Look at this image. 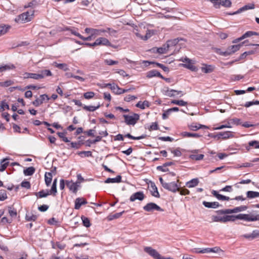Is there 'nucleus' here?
Instances as JSON below:
<instances>
[{
	"label": "nucleus",
	"instance_id": "f257e3e1",
	"mask_svg": "<svg viewBox=\"0 0 259 259\" xmlns=\"http://www.w3.org/2000/svg\"><path fill=\"white\" fill-rule=\"evenodd\" d=\"M247 209V206L245 205H241L236 207L233 209H225L217 211V213L219 214H231L233 213H237L239 212L245 211Z\"/></svg>",
	"mask_w": 259,
	"mask_h": 259
},
{
	"label": "nucleus",
	"instance_id": "f03ea898",
	"mask_svg": "<svg viewBox=\"0 0 259 259\" xmlns=\"http://www.w3.org/2000/svg\"><path fill=\"white\" fill-rule=\"evenodd\" d=\"M34 13V10H30V11L24 12L19 15L18 18L16 19V21L22 23H26L30 21L33 17Z\"/></svg>",
	"mask_w": 259,
	"mask_h": 259
},
{
	"label": "nucleus",
	"instance_id": "7ed1b4c3",
	"mask_svg": "<svg viewBox=\"0 0 259 259\" xmlns=\"http://www.w3.org/2000/svg\"><path fill=\"white\" fill-rule=\"evenodd\" d=\"M124 122L127 125H134L140 119V115L137 113H132V115H123Z\"/></svg>",
	"mask_w": 259,
	"mask_h": 259
},
{
	"label": "nucleus",
	"instance_id": "20e7f679",
	"mask_svg": "<svg viewBox=\"0 0 259 259\" xmlns=\"http://www.w3.org/2000/svg\"><path fill=\"white\" fill-rule=\"evenodd\" d=\"M237 215V220H244L247 222H254L259 220V214L240 213Z\"/></svg>",
	"mask_w": 259,
	"mask_h": 259
},
{
	"label": "nucleus",
	"instance_id": "39448f33",
	"mask_svg": "<svg viewBox=\"0 0 259 259\" xmlns=\"http://www.w3.org/2000/svg\"><path fill=\"white\" fill-rule=\"evenodd\" d=\"M144 250L155 259H169V258H165L164 256H162L157 250L153 249L151 247H145Z\"/></svg>",
	"mask_w": 259,
	"mask_h": 259
},
{
	"label": "nucleus",
	"instance_id": "423d86ee",
	"mask_svg": "<svg viewBox=\"0 0 259 259\" xmlns=\"http://www.w3.org/2000/svg\"><path fill=\"white\" fill-rule=\"evenodd\" d=\"M180 61L185 63L184 64H181V66L189 69L192 71H196L197 70V68L194 65V63L192 62V60L187 57H185L180 59Z\"/></svg>",
	"mask_w": 259,
	"mask_h": 259
},
{
	"label": "nucleus",
	"instance_id": "0eeeda50",
	"mask_svg": "<svg viewBox=\"0 0 259 259\" xmlns=\"http://www.w3.org/2000/svg\"><path fill=\"white\" fill-rule=\"evenodd\" d=\"M212 2L215 8H219L220 6L222 5L225 7H230L231 5V2L230 0H209Z\"/></svg>",
	"mask_w": 259,
	"mask_h": 259
},
{
	"label": "nucleus",
	"instance_id": "6e6552de",
	"mask_svg": "<svg viewBox=\"0 0 259 259\" xmlns=\"http://www.w3.org/2000/svg\"><path fill=\"white\" fill-rule=\"evenodd\" d=\"M66 185L70 191L76 194L77 193L78 188L80 186V182H73L72 181H66Z\"/></svg>",
	"mask_w": 259,
	"mask_h": 259
},
{
	"label": "nucleus",
	"instance_id": "1a4fd4ad",
	"mask_svg": "<svg viewBox=\"0 0 259 259\" xmlns=\"http://www.w3.org/2000/svg\"><path fill=\"white\" fill-rule=\"evenodd\" d=\"M143 209L148 212L153 211L154 210H157V211H163L162 209L160 208L158 205H157L156 204L150 202L147 203L145 206L143 207Z\"/></svg>",
	"mask_w": 259,
	"mask_h": 259
},
{
	"label": "nucleus",
	"instance_id": "9d476101",
	"mask_svg": "<svg viewBox=\"0 0 259 259\" xmlns=\"http://www.w3.org/2000/svg\"><path fill=\"white\" fill-rule=\"evenodd\" d=\"M163 188L172 192H176L177 191H179L178 186L177 183L175 182L166 183L164 186Z\"/></svg>",
	"mask_w": 259,
	"mask_h": 259
},
{
	"label": "nucleus",
	"instance_id": "9b49d317",
	"mask_svg": "<svg viewBox=\"0 0 259 259\" xmlns=\"http://www.w3.org/2000/svg\"><path fill=\"white\" fill-rule=\"evenodd\" d=\"M144 198L145 195L143 192L139 191L132 194L130 197V200L132 202L135 201L136 200L142 201L144 199Z\"/></svg>",
	"mask_w": 259,
	"mask_h": 259
},
{
	"label": "nucleus",
	"instance_id": "f8f14e48",
	"mask_svg": "<svg viewBox=\"0 0 259 259\" xmlns=\"http://www.w3.org/2000/svg\"><path fill=\"white\" fill-rule=\"evenodd\" d=\"M253 35H259V33L257 32H254V31H247L240 37H239L237 39H236L234 41H233V42L237 43V42L241 41L245 38L250 37Z\"/></svg>",
	"mask_w": 259,
	"mask_h": 259
},
{
	"label": "nucleus",
	"instance_id": "ddd939ff",
	"mask_svg": "<svg viewBox=\"0 0 259 259\" xmlns=\"http://www.w3.org/2000/svg\"><path fill=\"white\" fill-rule=\"evenodd\" d=\"M242 46V45H232L230 47H229L227 50L226 52L227 53L228 56L231 55L234 53H235L236 52L238 51L240 47Z\"/></svg>",
	"mask_w": 259,
	"mask_h": 259
},
{
	"label": "nucleus",
	"instance_id": "4468645a",
	"mask_svg": "<svg viewBox=\"0 0 259 259\" xmlns=\"http://www.w3.org/2000/svg\"><path fill=\"white\" fill-rule=\"evenodd\" d=\"M156 76L159 77L160 78L162 79H164V78L160 74V73L158 71L155 69L150 70L147 72L146 73V77L149 78Z\"/></svg>",
	"mask_w": 259,
	"mask_h": 259
},
{
	"label": "nucleus",
	"instance_id": "2eb2a0df",
	"mask_svg": "<svg viewBox=\"0 0 259 259\" xmlns=\"http://www.w3.org/2000/svg\"><path fill=\"white\" fill-rule=\"evenodd\" d=\"M97 46H111V44L109 40L105 37H99L96 40Z\"/></svg>",
	"mask_w": 259,
	"mask_h": 259
},
{
	"label": "nucleus",
	"instance_id": "dca6fc26",
	"mask_svg": "<svg viewBox=\"0 0 259 259\" xmlns=\"http://www.w3.org/2000/svg\"><path fill=\"white\" fill-rule=\"evenodd\" d=\"M37 75L39 76L38 79L44 78L47 76H51L52 75V73L50 70H41L37 72Z\"/></svg>",
	"mask_w": 259,
	"mask_h": 259
},
{
	"label": "nucleus",
	"instance_id": "f3484780",
	"mask_svg": "<svg viewBox=\"0 0 259 259\" xmlns=\"http://www.w3.org/2000/svg\"><path fill=\"white\" fill-rule=\"evenodd\" d=\"M233 137V133L232 132L230 131H227L224 132H220L214 137H218V139H220L221 137H222L223 139H227Z\"/></svg>",
	"mask_w": 259,
	"mask_h": 259
},
{
	"label": "nucleus",
	"instance_id": "a211bd4d",
	"mask_svg": "<svg viewBox=\"0 0 259 259\" xmlns=\"http://www.w3.org/2000/svg\"><path fill=\"white\" fill-rule=\"evenodd\" d=\"M189 129L193 131H196L200 128H208V127L204 125H202L197 123H192L188 125Z\"/></svg>",
	"mask_w": 259,
	"mask_h": 259
},
{
	"label": "nucleus",
	"instance_id": "6ab92c4d",
	"mask_svg": "<svg viewBox=\"0 0 259 259\" xmlns=\"http://www.w3.org/2000/svg\"><path fill=\"white\" fill-rule=\"evenodd\" d=\"M211 194L219 200L229 201L230 200V198L229 197L220 194L218 192L215 190H212L211 191Z\"/></svg>",
	"mask_w": 259,
	"mask_h": 259
},
{
	"label": "nucleus",
	"instance_id": "aec40b11",
	"mask_svg": "<svg viewBox=\"0 0 259 259\" xmlns=\"http://www.w3.org/2000/svg\"><path fill=\"white\" fill-rule=\"evenodd\" d=\"M214 69V67L210 65L203 64L201 68L202 72L205 73H209L212 72Z\"/></svg>",
	"mask_w": 259,
	"mask_h": 259
},
{
	"label": "nucleus",
	"instance_id": "412c9836",
	"mask_svg": "<svg viewBox=\"0 0 259 259\" xmlns=\"http://www.w3.org/2000/svg\"><path fill=\"white\" fill-rule=\"evenodd\" d=\"M202 204L205 207L207 208H216L220 206V204L218 202H210L204 201Z\"/></svg>",
	"mask_w": 259,
	"mask_h": 259
},
{
	"label": "nucleus",
	"instance_id": "4be33fe9",
	"mask_svg": "<svg viewBox=\"0 0 259 259\" xmlns=\"http://www.w3.org/2000/svg\"><path fill=\"white\" fill-rule=\"evenodd\" d=\"M150 188L151 189V192L152 195L155 197L159 198L160 195L158 191L157 188L154 183H151Z\"/></svg>",
	"mask_w": 259,
	"mask_h": 259
},
{
	"label": "nucleus",
	"instance_id": "5701e85b",
	"mask_svg": "<svg viewBox=\"0 0 259 259\" xmlns=\"http://www.w3.org/2000/svg\"><path fill=\"white\" fill-rule=\"evenodd\" d=\"M254 8V4H251L250 5H245L242 8L239 9L237 11L234 12L232 14H239L243 11L249 10V9H253Z\"/></svg>",
	"mask_w": 259,
	"mask_h": 259
},
{
	"label": "nucleus",
	"instance_id": "b1692460",
	"mask_svg": "<svg viewBox=\"0 0 259 259\" xmlns=\"http://www.w3.org/2000/svg\"><path fill=\"white\" fill-rule=\"evenodd\" d=\"M199 180L197 178L193 179L187 182L186 185L187 187L191 188L196 187L199 184Z\"/></svg>",
	"mask_w": 259,
	"mask_h": 259
},
{
	"label": "nucleus",
	"instance_id": "393cba45",
	"mask_svg": "<svg viewBox=\"0 0 259 259\" xmlns=\"http://www.w3.org/2000/svg\"><path fill=\"white\" fill-rule=\"evenodd\" d=\"M107 30L105 29H97L93 28L91 32V36L93 38H95L96 36L100 35L102 33L106 32Z\"/></svg>",
	"mask_w": 259,
	"mask_h": 259
},
{
	"label": "nucleus",
	"instance_id": "a878e982",
	"mask_svg": "<svg viewBox=\"0 0 259 259\" xmlns=\"http://www.w3.org/2000/svg\"><path fill=\"white\" fill-rule=\"evenodd\" d=\"M121 182V177L120 175L117 176L115 178H108L105 181V183H115Z\"/></svg>",
	"mask_w": 259,
	"mask_h": 259
},
{
	"label": "nucleus",
	"instance_id": "bb28decb",
	"mask_svg": "<svg viewBox=\"0 0 259 259\" xmlns=\"http://www.w3.org/2000/svg\"><path fill=\"white\" fill-rule=\"evenodd\" d=\"M38 77H39V76H38L37 73H33L26 72L23 74V78L24 79L32 78L35 80H39Z\"/></svg>",
	"mask_w": 259,
	"mask_h": 259
},
{
	"label": "nucleus",
	"instance_id": "cd10ccee",
	"mask_svg": "<svg viewBox=\"0 0 259 259\" xmlns=\"http://www.w3.org/2000/svg\"><path fill=\"white\" fill-rule=\"evenodd\" d=\"M181 135L183 137H192L195 138H198L201 136L200 135L197 133H191L186 132H182Z\"/></svg>",
	"mask_w": 259,
	"mask_h": 259
},
{
	"label": "nucleus",
	"instance_id": "c85d7f7f",
	"mask_svg": "<svg viewBox=\"0 0 259 259\" xmlns=\"http://www.w3.org/2000/svg\"><path fill=\"white\" fill-rule=\"evenodd\" d=\"M45 180L46 185L47 186H49L52 180V175L51 172H46L45 175Z\"/></svg>",
	"mask_w": 259,
	"mask_h": 259
},
{
	"label": "nucleus",
	"instance_id": "c756f323",
	"mask_svg": "<svg viewBox=\"0 0 259 259\" xmlns=\"http://www.w3.org/2000/svg\"><path fill=\"white\" fill-rule=\"evenodd\" d=\"M250 147H253L254 148H259V142L257 141H251L249 142L248 146L246 147V149L248 151L250 149Z\"/></svg>",
	"mask_w": 259,
	"mask_h": 259
},
{
	"label": "nucleus",
	"instance_id": "7c9ffc66",
	"mask_svg": "<svg viewBox=\"0 0 259 259\" xmlns=\"http://www.w3.org/2000/svg\"><path fill=\"white\" fill-rule=\"evenodd\" d=\"M53 65L56 67L62 69L64 71H67L69 70L68 65L65 63H58L57 62H54Z\"/></svg>",
	"mask_w": 259,
	"mask_h": 259
},
{
	"label": "nucleus",
	"instance_id": "2f4dec72",
	"mask_svg": "<svg viewBox=\"0 0 259 259\" xmlns=\"http://www.w3.org/2000/svg\"><path fill=\"white\" fill-rule=\"evenodd\" d=\"M217 215H212L211 217L212 221L215 222L225 223V215L220 216L219 214Z\"/></svg>",
	"mask_w": 259,
	"mask_h": 259
},
{
	"label": "nucleus",
	"instance_id": "473e14b6",
	"mask_svg": "<svg viewBox=\"0 0 259 259\" xmlns=\"http://www.w3.org/2000/svg\"><path fill=\"white\" fill-rule=\"evenodd\" d=\"M155 49L156 50V52L158 53L159 54H165L168 51V47H166V44H164L163 45L162 47L159 48H154L153 50Z\"/></svg>",
	"mask_w": 259,
	"mask_h": 259
},
{
	"label": "nucleus",
	"instance_id": "72a5a7b5",
	"mask_svg": "<svg viewBox=\"0 0 259 259\" xmlns=\"http://www.w3.org/2000/svg\"><path fill=\"white\" fill-rule=\"evenodd\" d=\"M137 107L140 108L142 109H144L146 107L149 106V103L148 101H144V102L139 101L136 105Z\"/></svg>",
	"mask_w": 259,
	"mask_h": 259
},
{
	"label": "nucleus",
	"instance_id": "f704fd0d",
	"mask_svg": "<svg viewBox=\"0 0 259 259\" xmlns=\"http://www.w3.org/2000/svg\"><path fill=\"white\" fill-rule=\"evenodd\" d=\"M179 41V39L178 38H175L174 39H171L167 41L166 44V47H168L169 49V48L171 47L175 46L178 44V43Z\"/></svg>",
	"mask_w": 259,
	"mask_h": 259
},
{
	"label": "nucleus",
	"instance_id": "c9c22d12",
	"mask_svg": "<svg viewBox=\"0 0 259 259\" xmlns=\"http://www.w3.org/2000/svg\"><path fill=\"white\" fill-rule=\"evenodd\" d=\"M9 159L5 158L1 162V166H0V171H3L5 170V169L7 168L9 164Z\"/></svg>",
	"mask_w": 259,
	"mask_h": 259
},
{
	"label": "nucleus",
	"instance_id": "e433bc0d",
	"mask_svg": "<svg viewBox=\"0 0 259 259\" xmlns=\"http://www.w3.org/2000/svg\"><path fill=\"white\" fill-rule=\"evenodd\" d=\"M247 197L249 198H254L259 197V192L249 191L246 193Z\"/></svg>",
	"mask_w": 259,
	"mask_h": 259
},
{
	"label": "nucleus",
	"instance_id": "4c0bfd02",
	"mask_svg": "<svg viewBox=\"0 0 259 259\" xmlns=\"http://www.w3.org/2000/svg\"><path fill=\"white\" fill-rule=\"evenodd\" d=\"M34 172L35 168L32 166L29 167L27 168L26 169L24 170V174L25 176H31L34 174Z\"/></svg>",
	"mask_w": 259,
	"mask_h": 259
},
{
	"label": "nucleus",
	"instance_id": "58836bf2",
	"mask_svg": "<svg viewBox=\"0 0 259 259\" xmlns=\"http://www.w3.org/2000/svg\"><path fill=\"white\" fill-rule=\"evenodd\" d=\"M174 93H176L177 95H179L182 93V91H178L174 90H167L165 92V95L168 97H174L176 96V94H174Z\"/></svg>",
	"mask_w": 259,
	"mask_h": 259
},
{
	"label": "nucleus",
	"instance_id": "ea45409f",
	"mask_svg": "<svg viewBox=\"0 0 259 259\" xmlns=\"http://www.w3.org/2000/svg\"><path fill=\"white\" fill-rule=\"evenodd\" d=\"M15 68V66L13 64L5 65L0 67V71L4 72L6 70L14 69Z\"/></svg>",
	"mask_w": 259,
	"mask_h": 259
},
{
	"label": "nucleus",
	"instance_id": "a19ab883",
	"mask_svg": "<svg viewBox=\"0 0 259 259\" xmlns=\"http://www.w3.org/2000/svg\"><path fill=\"white\" fill-rule=\"evenodd\" d=\"M236 215H225V223L228 222H234L237 220Z\"/></svg>",
	"mask_w": 259,
	"mask_h": 259
},
{
	"label": "nucleus",
	"instance_id": "79ce46f5",
	"mask_svg": "<svg viewBox=\"0 0 259 259\" xmlns=\"http://www.w3.org/2000/svg\"><path fill=\"white\" fill-rule=\"evenodd\" d=\"M204 157L203 154H191L190 155V158L194 160H200L202 159Z\"/></svg>",
	"mask_w": 259,
	"mask_h": 259
},
{
	"label": "nucleus",
	"instance_id": "37998d69",
	"mask_svg": "<svg viewBox=\"0 0 259 259\" xmlns=\"http://www.w3.org/2000/svg\"><path fill=\"white\" fill-rule=\"evenodd\" d=\"M49 195H50V193L48 190H41L36 193V196H38L39 198L46 197Z\"/></svg>",
	"mask_w": 259,
	"mask_h": 259
},
{
	"label": "nucleus",
	"instance_id": "c03bdc74",
	"mask_svg": "<svg viewBox=\"0 0 259 259\" xmlns=\"http://www.w3.org/2000/svg\"><path fill=\"white\" fill-rule=\"evenodd\" d=\"M124 212V211H122V212L115 213L114 214H110L108 216L109 220H112L113 219H116L120 217L122 214Z\"/></svg>",
	"mask_w": 259,
	"mask_h": 259
},
{
	"label": "nucleus",
	"instance_id": "a18cd8bd",
	"mask_svg": "<svg viewBox=\"0 0 259 259\" xmlns=\"http://www.w3.org/2000/svg\"><path fill=\"white\" fill-rule=\"evenodd\" d=\"M100 107V105H98V106H86V105H84L83 107V108L84 109H85V110L87 111H95L96 109H98Z\"/></svg>",
	"mask_w": 259,
	"mask_h": 259
},
{
	"label": "nucleus",
	"instance_id": "49530a36",
	"mask_svg": "<svg viewBox=\"0 0 259 259\" xmlns=\"http://www.w3.org/2000/svg\"><path fill=\"white\" fill-rule=\"evenodd\" d=\"M171 103L174 104L178 105L181 106L187 105V103L183 100H174L171 101Z\"/></svg>",
	"mask_w": 259,
	"mask_h": 259
},
{
	"label": "nucleus",
	"instance_id": "de8ad7c7",
	"mask_svg": "<svg viewBox=\"0 0 259 259\" xmlns=\"http://www.w3.org/2000/svg\"><path fill=\"white\" fill-rule=\"evenodd\" d=\"M8 211H9V213L11 217H12V218L16 217L17 211L14 208H13L11 206H9L8 207Z\"/></svg>",
	"mask_w": 259,
	"mask_h": 259
},
{
	"label": "nucleus",
	"instance_id": "09e8293b",
	"mask_svg": "<svg viewBox=\"0 0 259 259\" xmlns=\"http://www.w3.org/2000/svg\"><path fill=\"white\" fill-rule=\"evenodd\" d=\"M82 205V201L80 197L77 198L75 200L74 208L75 209H79Z\"/></svg>",
	"mask_w": 259,
	"mask_h": 259
},
{
	"label": "nucleus",
	"instance_id": "8fccbe9b",
	"mask_svg": "<svg viewBox=\"0 0 259 259\" xmlns=\"http://www.w3.org/2000/svg\"><path fill=\"white\" fill-rule=\"evenodd\" d=\"M153 30H147L146 34L143 36V40H146L150 38L154 34Z\"/></svg>",
	"mask_w": 259,
	"mask_h": 259
},
{
	"label": "nucleus",
	"instance_id": "3c124183",
	"mask_svg": "<svg viewBox=\"0 0 259 259\" xmlns=\"http://www.w3.org/2000/svg\"><path fill=\"white\" fill-rule=\"evenodd\" d=\"M81 220L82 221L83 225L86 227H89L91 226V223L89 219L85 217H82Z\"/></svg>",
	"mask_w": 259,
	"mask_h": 259
},
{
	"label": "nucleus",
	"instance_id": "603ef678",
	"mask_svg": "<svg viewBox=\"0 0 259 259\" xmlns=\"http://www.w3.org/2000/svg\"><path fill=\"white\" fill-rule=\"evenodd\" d=\"M121 88H120L117 85L114 84L111 88V90L116 94H120Z\"/></svg>",
	"mask_w": 259,
	"mask_h": 259
},
{
	"label": "nucleus",
	"instance_id": "864d4df0",
	"mask_svg": "<svg viewBox=\"0 0 259 259\" xmlns=\"http://www.w3.org/2000/svg\"><path fill=\"white\" fill-rule=\"evenodd\" d=\"M124 137L128 138L130 139H133V140H140L142 139H143L145 137V136L142 135L141 136L139 137H134L131 135L130 134H127L124 136Z\"/></svg>",
	"mask_w": 259,
	"mask_h": 259
},
{
	"label": "nucleus",
	"instance_id": "5fc2aeb1",
	"mask_svg": "<svg viewBox=\"0 0 259 259\" xmlns=\"http://www.w3.org/2000/svg\"><path fill=\"white\" fill-rule=\"evenodd\" d=\"M58 136L61 138L62 139V140L64 142H66V143H68L70 141L68 139V138L65 137V134L64 133H61V132H58L57 133Z\"/></svg>",
	"mask_w": 259,
	"mask_h": 259
},
{
	"label": "nucleus",
	"instance_id": "6e6d98bb",
	"mask_svg": "<svg viewBox=\"0 0 259 259\" xmlns=\"http://www.w3.org/2000/svg\"><path fill=\"white\" fill-rule=\"evenodd\" d=\"M95 96V93L93 92H88L84 93L83 97L86 99H90L93 98Z\"/></svg>",
	"mask_w": 259,
	"mask_h": 259
},
{
	"label": "nucleus",
	"instance_id": "4d7b16f0",
	"mask_svg": "<svg viewBox=\"0 0 259 259\" xmlns=\"http://www.w3.org/2000/svg\"><path fill=\"white\" fill-rule=\"evenodd\" d=\"M78 154L80 156L82 157V155H84L85 157H91L92 156V153L91 151H81L78 153Z\"/></svg>",
	"mask_w": 259,
	"mask_h": 259
},
{
	"label": "nucleus",
	"instance_id": "13d9d810",
	"mask_svg": "<svg viewBox=\"0 0 259 259\" xmlns=\"http://www.w3.org/2000/svg\"><path fill=\"white\" fill-rule=\"evenodd\" d=\"M254 105H259V101L256 100V101L247 102L244 104V106L245 107L247 108V107H249Z\"/></svg>",
	"mask_w": 259,
	"mask_h": 259
},
{
	"label": "nucleus",
	"instance_id": "bf43d9fd",
	"mask_svg": "<svg viewBox=\"0 0 259 259\" xmlns=\"http://www.w3.org/2000/svg\"><path fill=\"white\" fill-rule=\"evenodd\" d=\"M104 62L106 65H110V66L116 65L118 63V61H113L111 59H106L104 60Z\"/></svg>",
	"mask_w": 259,
	"mask_h": 259
},
{
	"label": "nucleus",
	"instance_id": "052dcab7",
	"mask_svg": "<svg viewBox=\"0 0 259 259\" xmlns=\"http://www.w3.org/2000/svg\"><path fill=\"white\" fill-rule=\"evenodd\" d=\"M6 109H9V106L6 102L3 101L0 105V111H4Z\"/></svg>",
	"mask_w": 259,
	"mask_h": 259
},
{
	"label": "nucleus",
	"instance_id": "680f3d73",
	"mask_svg": "<svg viewBox=\"0 0 259 259\" xmlns=\"http://www.w3.org/2000/svg\"><path fill=\"white\" fill-rule=\"evenodd\" d=\"M50 195L53 194L54 196H56V194L57 192V186L54 185H52L51 190L49 191Z\"/></svg>",
	"mask_w": 259,
	"mask_h": 259
},
{
	"label": "nucleus",
	"instance_id": "e2e57ef3",
	"mask_svg": "<svg viewBox=\"0 0 259 259\" xmlns=\"http://www.w3.org/2000/svg\"><path fill=\"white\" fill-rule=\"evenodd\" d=\"M254 53V51L253 50L246 51L243 53L240 56V59H242L244 58H245L247 55H252Z\"/></svg>",
	"mask_w": 259,
	"mask_h": 259
},
{
	"label": "nucleus",
	"instance_id": "0e129e2a",
	"mask_svg": "<svg viewBox=\"0 0 259 259\" xmlns=\"http://www.w3.org/2000/svg\"><path fill=\"white\" fill-rule=\"evenodd\" d=\"M36 219H37V217L35 215H34V214L29 215L28 214H27L26 215V219L28 221H34L36 220Z\"/></svg>",
	"mask_w": 259,
	"mask_h": 259
},
{
	"label": "nucleus",
	"instance_id": "69168bd1",
	"mask_svg": "<svg viewBox=\"0 0 259 259\" xmlns=\"http://www.w3.org/2000/svg\"><path fill=\"white\" fill-rule=\"evenodd\" d=\"M137 99V97L133 95H127L124 98V101L126 102H130Z\"/></svg>",
	"mask_w": 259,
	"mask_h": 259
},
{
	"label": "nucleus",
	"instance_id": "338daca9",
	"mask_svg": "<svg viewBox=\"0 0 259 259\" xmlns=\"http://www.w3.org/2000/svg\"><path fill=\"white\" fill-rule=\"evenodd\" d=\"M13 81L11 80H7L4 82H2L0 83V85L1 86H4L5 87H7L10 86L12 84Z\"/></svg>",
	"mask_w": 259,
	"mask_h": 259
},
{
	"label": "nucleus",
	"instance_id": "774afa93",
	"mask_svg": "<svg viewBox=\"0 0 259 259\" xmlns=\"http://www.w3.org/2000/svg\"><path fill=\"white\" fill-rule=\"evenodd\" d=\"M41 104H42V102L40 100V98H37L32 102V104L35 107H38Z\"/></svg>",
	"mask_w": 259,
	"mask_h": 259
}]
</instances>
